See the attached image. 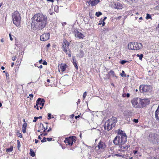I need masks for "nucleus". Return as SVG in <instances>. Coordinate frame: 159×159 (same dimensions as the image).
<instances>
[{
	"instance_id": "1",
	"label": "nucleus",
	"mask_w": 159,
	"mask_h": 159,
	"mask_svg": "<svg viewBox=\"0 0 159 159\" xmlns=\"http://www.w3.org/2000/svg\"><path fill=\"white\" fill-rule=\"evenodd\" d=\"M32 19L31 26L34 30L39 28L42 30L48 23L47 16L42 13H39L35 15Z\"/></svg>"
},
{
	"instance_id": "2",
	"label": "nucleus",
	"mask_w": 159,
	"mask_h": 159,
	"mask_svg": "<svg viewBox=\"0 0 159 159\" xmlns=\"http://www.w3.org/2000/svg\"><path fill=\"white\" fill-rule=\"evenodd\" d=\"M12 18L13 24L17 27L20 26L21 18L19 12L15 11L12 14Z\"/></svg>"
},
{
	"instance_id": "3",
	"label": "nucleus",
	"mask_w": 159,
	"mask_h": 159,
	"mask_svg": "<svg viewBox=\"0 0 159 159\" xmlns=\"http://www.w3.org/2000/svg\"><path fill=\"white\" fill-rule=\"evenodd\" d=\"M127 141V136L117 135L114 138L113 143L116 145H124Z\"/></svg>"
},
{
	"instance_id": "4",
	"label": "nucleus",
	"mask_w": 159,
	"mask_h": 159,
	"mask_svg": "<svg viewBox=\"0 0 159 159\" xmlns=\"http://www.w3.org/2000/svg\"><path fill=\"white\" fill-rule=\"evenodd\" d=\"M150 141L154 144H159V135L154 133L150 134L148 136Z\"/></svg>"
},
{
	"instance_id": "5",
	"label": "nucleus",
	"mask_w": 159,
	"mask_h": 159,
	"mask_svg": "<svg viewBox=\"0 0 159 159\" xmlns=\"http://www.w3.org/2000/svg\"><path fill=\"white\" fill-rule=\"evenodd\" d=\"M139 90L141 93L150 92L151 90V87L150 85H142L140 86Z\"/></svg>"
},
{
	"instance_id": "6",
	"label": "nucleus",
	"mask_w": 159,
	"mask_h": 159,
	"mask_svg": "<svg viewBox=\"0 0 159 159\" xmlns=\"http://www.w3.org/2000/svg\"><path fill=\"white\" fill-rule=\"evenodd\" d=\"M76 141V137L75 136L69 137L68 138H66L64 141V142L67 144L71 146L73 144V142H75Z\"/></svg>"
},
{
	"instance_id": "7",
	"label": "nucleus",
	"mask_w": 159,
	"mask_h": 159,
	"mask_svg": "<svg viewBox=\"0 0 159 159\" xmlns=\"http://www.w3.org/2000/svg\"><path fill=\"white\" fill-rule=\"evenodd\" d=\"M50 35L49 33H44L40 36V40L43 41H47L49 39Z\"/></svg>"
},
{
	"instance_id": "8",
	"label": "nucleus",
	"mask_w": 159,
	"mask_h": 159,
	"mask_svg": "<svg viewBox=\"0 0 159 159\" xmlns=\"http://www.w3.org/2000/svg\"><path fill=\"white\" fill-rule=\"evenodd\" d=\"M107 120L110 122V125H111V126L113 127L115 126L116 123L117 121V118L115 117H113L110 119H109Z\"/></svg>"
},
{
	"instance_id": "9",
	"label": "nucleus",
	"mask_w": 159,
	"mask_h": 159,
	"mask_svg": "<svg viewBox=\"0 0 159 159\" xmlns=\"http://www.w3.org/2000/svg\"><path fill=\"white\" fill-rule=\"evenodd\" d=\"M111 125H110V122L107 120L105 122L104 126V128L105 130H107V131H109L111 130L113 127Z\"/></svg>"
},
{
	"instance_id": "10",
	"label": "nucleus",
	"mask_w": 159,
	"mask_h": 159,
	"mask_svg": "<svg viewBox=\"0 0 159 159\" xmlns=\"http://www.w3.org/2000/svg\"><path fill=\"white\" fill-rule=\"evenodd\" d=\"M134 50H139L143 47L142 44L140 43L134 42Z\"/></svg>"
},
{
	"instance_id": "11",
	"label": "nucleus",
	"mask_w": 159,
	"mask_h": 159,
	"mask_svg": "<svg viewBox=\"0 0 159 159\" xmlns=\"http://www.w3.org/2000/svg\"><path fill=\"white\" fill-rule=\"evenodd\" d=\"M106 147V145L105 143L102 141H100L98 143V145L97 146V147L98 149H104Z\"/></svg>"
},
{
	"instance_id": "12",
	"label": "nucleus",
	"mask_w": 159,
	"mask_h": 159,
	"mask_svg": "<svg viewBox=\"0 0 159 159\" xmlns=\"http://www.w3.org/2000/svg\"><path fill=\"white\" fill-rule=\"evenodd\" d=\"M99 2V0H90L88 2L89 5L92 7L97 5Z\"/></svg>"
},
{
	"instance_id": "13",
	"label": "nucleus",
	"mask_w": 159,
	"mask_h": 159,
	"mask_svg": "<svg viewBox=\"0 0 159 159\" xmlns=\"http://www.w3.org/2000/svg\"><path fill=\"white\" fill-rule=\"evenodd\" d=\"M147 100L146 99H139V104H140L142 107H145L148 103L147 102Z\"/></svg>"
},
{
	"instance_id": "14",
	"label": "nucleus",
	"mask_w": 159,
	"mask_h": 159,
	"mask_svg": "<svg viewBox=\"0 0 159 159\" xmlns=\"http://www.w3.org/2000/svg\"><path fill=\"white\" fill-rule=\"evenodd\" d=\"M67 66L66 64H61L59 65L58 69H60L61 71L63 72L65 70Z\"/></svg>"
},
{
	"instance_id": "15",
	"label": "nucleus",
	"mask_w": 159,
	"mask_h": 159,
	"mask_svg": "<svg viewBox=\"0 0 159 159\" xmlns=\"http://www.w3.org/2000/svg\"><path fill=\"white\" fill-rule=\"evenodd\" d=\"M130 147V145H120L119 146L120 148V150L121 151H125L128 149V148Z\"/></svg>"
},
{
	"instance_id": "16",
	"label": "nucleus",
	"mask_w": 159,
	"mask_h": 159,
	"mask_svg": "<svg viewBox=\"0 0 159 159\" xmlns=\"http://www.w3.org/2000/svg\"><path fill=\"white\" fill-rule=\"evenodd\" d=\"M113 7L117 9H121L122 6L120 3L118 2H116L115 3Z\"/></svg>"
},
{
	"instance_id": "17",
	"label": "nucleus",
	"mask_w": 159,
	"mask_h": 159,
	"mask_svg": "<svg viewBox=\"0 0 159 159\" xmlns=\"http://www.w3.org/2000/svg\"><path fill=\"white\" fill-rule=\"evenodd\" d=\"M155 118L157 120H159V105L155 112Z\"/></svg>"
},
{
	"instance_id": "18",
	"label": "nucleus",
	"mask_w": 159,
	"mask_h": 159,
	"mask_svg": "<svg viewBox=\"0 0 159 159\" xmlns=\"http://www.w3.org/2000/svg\"><path fill=\"white\" fill-rule=\"evenodd\" d=\"M131 102L132 105L136 107H137L138 106V98H134L131 101Z\"/></svg>"
},
{
	"instance_id": "19",
	"label": "nucleus",
	"mask_w": 159,
	"mask_h": 159,
	"mask_svg": "<svg viewBox=\"0 0 159 159\" xmlns=\"http://www.w3.org/2000/svg\"><path fill=\"white\" fill-rule=\"evenodd\" d=\"M43 100H44V99L41 98H39L36 101V105L34 106V107H35L36 106H38L39 105H41L43 102Z\"/></svg>"
},
{
	"instance_id": "20",
	"label": "nucleus",
	"mask_w": 159,
	"mask_h": 159,
	"mask_svg": "<svg viewBox=\"0 0 159 159\" xmlns=\"http://www.w3.org/2000/svg\"><path fill=\"white\" fill-rule=\"evenodd\" d=\"M128 48L129 49L134 50V42H131L128 44Z\"/></svg>"
},
{
	"instance_id": "21",
	"label": "nucleus",
	"mask_w": 159,
	"mask_h": 159,
	"mask_svg": "<svg viewBox=\"0 0 159 159\" xmlns=\"http://www.w3.org/2000/svg\"><path fill=\"white\" fill-rule=\"evenodd\" d=\"M75 36L78 37L79 39H83L84 37V36L80 32H78L75 34Z\"/></svg>"
},
{
	"instance_id": "22",
	"label": "nucleus",
	"mask_w": 159,
	"mask_h": 159,
	"mask_svg": "<svg viewBox=\"0 0 159 159\" xmlns=\"http://www.w3.org/2000/svg\"><path fill=\"white\" fill-rule=\"evenodd\" d=\"M108 75H109V76L108 77V78H109V77L111 76L112 77L115 76V77H116V78H117V76L115 75V74L113 71L111 70L110 71H109L108 73ZM108 79H109V78H108Z\"/></svg>"
},
{
	"instance_id": "23",
	"label": "nucleus",
	"mask_w": 159,
	"mask_h": 159,
	"mask_svg": "<svg viewBox=\"0 0 159 159\" xmlns=\"http://www.w3.org/2000/svg\"><path fill=\"white\" fill-rule=\"evenodd\" d=\"M118 135H125V136H127L126 134L125 133H124V132L122 131L121 130H119L118 132Z\"/></svg>"
},
{
	"instance_id": "24",
	"label": "nucleus",
	"mask_w": 159,
	"mask_h": 159,
	"mask_svg": "<svg viewBox=\"0 0 159 159\" xmlns=\"http://www.w3.org/2000/svg\"><path fill=\"white\" fill-rule=\"evenodd\" d=\"M30 156L33 157H34L35 155V154L34 152V151L31 149H30Z\"/></svg>"
},
{
	"instance_id": "25",
	"label": "nucleus",
	"mask_w": 159,
	"mask_h": 159,
	"mask_svg": "<svg viewBox=\"0 0 159 159\" xmlns=\"http://www.w3.org/2000/svg\"><path fill=\"white\" fill-rule=\"evenodd\" d=\"M13 150V147L11 146L9 148L7 149L6 151L7 152H9L12 151Z\"/></svg>"
},
{
	"instance_id": "26",
	"label": "nucleus",
	"mask_w": 159,
	"mask_h": 159,
	"mask_svg": "<svg viewBox=\"0 0 159 159\" xmlns=\"http://www.w3.org/2000/svg\"><path fill=\"white\" fill-rule=\"evenodd\" d=\"M114 155L119 157H122L123 158H126V156L124 155H122L119 154H115Z\"/></svg>"
},
{
	"instance_id": "27",
	"label": "nucleus",
	"mask_w": 159,
	"mask_h": 159,
	"mask_svg": "<svg viewBox=\"0 0 159 159\" xmlns=\"http://www.w3.org/2000/svg\"><path fill=\"white\" fill-rule=\"evenodd\" d=\"M129 62V61H127L123 60L120 61V64H121L122 65H123L124 64H125V63H126V62Z\"/></svg>"
},
{
	"instance_id": "28",
	"label": "nucleus",
	"mask_w": 159,
	"mask_h": 159,
	"mask_svg": "<svg viewBox=\"0 0 159 159\" xmlns=\"http://www.w3.org/2000/svg\"><path fill=\"white\" fill-rule=\"evenodd\" d=\"M120 75L122 77H125L126 76V74H125V71L124 70L122 71V73L120 74Z\"/></svg>"
},
{
	"instance_id": "29",
	"label": "nucleus",
	"mask_w": 159,
	"mask_h": 159,
	"mask_svg": "<svg viewBox=\"0 0 159 159\" xmlns=\"http://www.w3.org/2000/svg\"><path fill=\"white\" fill-rule=\"evenodd\" d=\"M136 56L137 57H139V60H142V58L143 57V54H141L140 55H139V54H137Z\"/></svg>"
},
{
	"instance_id": "30",
	"label": "nucleus",
	"mask_w": 159,
	"mask_h": 159,
	"mask_svg": "<svg viewBox=\"0 0 159 159\" xmlns=\"http://www.w3.org/2000/svg\"><path fill=\"white\" fill-rule=\"evenodd\" d=\"M102 13L100 12V11H98V12H96V14H95V15L97 16V17H99V16H100L102 15Z\"/></svg>"
},
{
	"instance_id": "31",
	"label": "nucleus",
	"mask_w": 159,
	"mask_h": 159,
	"mask_svg": "<svg viewBox=\"0 0 159 159\" xmlns=\"http://www.w3.org/2000/svg\"><path fill=\"white\" fill-rule=\"evenodd\" d=\"M80 57H82L84 56V52L82 50H80Z\"/></svg>"
},
{
	"instance_id": "32",
	"label": "nucleus",
	"mask_w": 159,
	"mask_h": 159,
	"mask_svg": "<svg viewBox=\"0 0 159 159\" xmlns=\"http://www.w3.org/2000/svg\"><path fill=\"white\" fill-rule=\"evenodd\" d=\"M16 134H17V135L18 136V137H19L20 138H22V134L21 133H20L19 132V131H18L17 133H16Z\"/></svg>"
},
{
	"instance_id": "33",
	"label": "nucleus",
	"mask_w": 159,
	"mask_h": 159,
	"mask_svg": "<svg viewBox=\"0 0 159 159\" xmlns=\"http://www.w3.org/2000/svg\"><path fill=\"white\" fill-rule=\"evenodd\" d=\"M107 18V17L105 16L104 17V18L102 20V26H104L105 25V23L104 22V21H105V20Z\"/></svg>"
},
{
	"instance_id": "34",
	"label": "nucleus",
	"mask_w": 159,
	"mask_h": 159,
	"mask_svg": "<svg viewBox=\"0 0 159 159\" xmlns=\"http://www.w3.org/2000/svg\"><path fill=\"white\" fill-rule=\"evenodd\" d=\"M27 124L26 122L24 123L22 125V128L26 129Z\"/></svg>"
},
{
	"instance_id": "35",
	"label": "nucleus",
	"mask_w": 159,
	"mask_h": 159,
	"mask_svg": "<svg viewBox=\"0 0 159 159\" xmlns=\"http://www.w3.org/2000/svg\"><path fill=\"white\" fill-rule=\"evenodd\" d=\"M151 18V16L149 14L147 13V14L146 16V19L147 20L150 19Z\"/></svg>"
},
{
	"instance_id": "36",
	"label": "nucleus",
	"mask_w": 159,
	"mask_h": 159,
	"mask_svg": "<svg viewBox=\"0 0 159 159\" xmlns=\"http://www.w3.org/2000/svg\"><path fill=\"white\" fill-rule=\"evenodd\" d=\"M48 12L50 15H53L55 14V13L54 12H52V11L51 10V9H49V10Z\"/></svg>"
},
{
	"instance_id": "37",
	"label": "nucleus",
	"mask_w": 159,
	"mask_h": 159,
	"mask_svg": "<svg viewBox=\"0 0 159 159\" xmlns=\"http://www.w3.org/2000/svg\"><path fill=\"white\" fill-rule=\"evenodd\" d=\"M17 147L18 149H19V148H20V142L19 140H17Z\"/></svg>"
},
{
	"instance_id": "38",
	"label": "nucleus",
	"mask_w": 159,
	"mask_h": 159,
	"mask_svg": "<svg viewBox=\"0 0 159 159\" xmlns=\"http://www.w3.org/2000/svg\"><path fill=\"white\" fill-rule=\"evenodd\" d=\"M54 9L56 12H58V6H56L55 7Z\"/></svg>"
},
{
	"instance_id": "39",
	"label": "nucleus",
	"mask_w": 159,
	"mask_h": 159,
	"mask_svg": "<svg viewBox=\"0 0 159 159\" xmlns=\"http://www.w3.org/2000/svg\"><path fill=\"white\" fill-rule=\"evenodd\" d=\"M77 61L75 59V57H73V61H72V63H76Z\"/></svg>"
},
{
	"instance_id": "40",
	"label": "nucleus",
	"mask_w": 159,
	"mask_h": 159,
	"mask_svg": "<svg viewBox=\"0 0 159 159\" xmlns=\"http://www.w3.org/2000/svg\"><path fill=\"white\" fill-rule=\"evenodd\" d=\"M63 43H64V45H66V44H67V46H68L69 45V43L68 42H67L66 41H63Z\"/></svg>"
},
{
	"instance_id": "41",
	"label": "nucleus",
	"mask_w": 159,
	"mask_h": 159,
	"mask_svg": "<svg viewBox=\"0 0 159 159\" xmlns=\"http://www.w3.org/2000/svg\"><path fill=\"white\" fill-rule=\"evenodd\" d=\"M67 54H68V56L69 57H71V52L70 51H68V52L66 53Z\"/></svg>"
},
{
	"instance_id": "42",
	"label": "nucleus",
	"mask_w": 159,
	"mask_h": 159,
	"mask_svg": "<svg viewBox=\"0 0 159 159\" xmlns=\"http://www.w3.org/2000/svg\"><path fill=\"white\" fill-rule=\"evenodd\" d=\"M87 94L86 92H84L83 95V98L84 99L85 98V97L87 95Z\"/></svg>"
},
{
	"instance_id": "43",
	"label": "nucleus",
	"mask_w": 159,
	"mask_h": 159,
	"mask_svg": "<svg viewBox=\"0 0 159 159\" xmlns=\"http://www.w3.org/2000/svg\"><path fill=\"white\" fill-rule=\"evenodd\" d=\"M73 65H74V66L75 67V68L77 69H78V67L77 65V63H73Z\"/></svg>"
},
{
	"instance_id": "44",
	"label": "nucleus",
	"mask_w": 159,
	"mask_h": 159,
	"mask_svg": "<svg viewBox=\"0 0 159 159\" xmlns=\"http://www.w3.org/2000/svg\"><path fill=\"white\" fill-rule=\"evenodd\" d=\"M46 138L45 137H43V139L41 140L42 143L45 142L46 141Z\"/></svg>"
},
{
	"instance_id": "45",
	"label": "nucleus",
	"mask_w": 159,
	"mask_h": 159,
	"mask_svg": "<svg viewBox=\"0 0 159 159\" xmlns=\"http://www.w3.org/2000/svg\"><path fill=\"white\" fill-rule=\"evenodd\" d=\"M5 74L6 77V78H7V79H9V74H8V73H7V72H6V73Z\"/></svg>"
},
{
	"instance_id": "46",
	"label": "nucleus",
	"mask_w": 159,
	"mask_h": 159,
	"mask_svg": "<svg viewBox=\"0 0 159 159\" xmlns=\"http://www.w3.org/2000/svg\"><path fill=\"white\" fill-rule=\"evenodd\" d=\"M62 48L63 50H65V49H66V46L65 45H62Z\"/></svg>"
},
{
	"instance_id": "47",
	"label": "nucleus",
	"mask_w": 159,
	"mask_h": 159,
	"mask_svg": "<svg viewBox=\"0 0 159 159\" xmlns=\"http://www.w3.org/2000/svg\"><path fill=\"white\" fill-rule=\"evenodd\" d=\"M48 120H50V119H51L52 118H51V114H50V113H48Z\"/></svg>"
},
{
	"instance_id": "48",
	"label": "nucleus",
	"mask_w": 159,
	"mask_h": 159,
	"mask_svg": "<svg viewBox=\"0 0 159 159\" xmlns=\"http://www.w3.org/2000/svg\"><path fill=\"white\" fill-rule=\"evenodd\" d=\"M37 120L38 119L37 117L35 116L34 118V120H33V122H35L37 121Z\"/></svg>"
},
{
	"instance_id": "49",
	"label": "nucleus",
	"mask_w": 159,
	"mask_h": 159,
	"mask_svg": "<svg viewBox=\"0 0 159 159\" xmlns=\"http://www.w3.org/2000/svg\"><path fill=\"white\" fill-rule=\"evenodd\" d=\"M52 138H46L47 140L48 141H50L52 140Z\"/></svg>"
},
{
	"instance_id": "50",
	"label": "nucleus",
	"mask_w": 159,
	"mask_h": 159,
	"mask_svg": "<svg viewBox=\"0 0 159 159\" xmlns=\"http://www.w3.org/2000/svg\"><path fill=\"white\" fill-rule=\"evenodd\" d=\"M133 120L134 122H135V123H137L138 122V119H133Z\"/></svg>"
},
{
	"instance_id": "51",
	"label": "nucleus",
	"mask_w": 159,
	"mask_h": 159,
	"mask_svg": "<svg viewBox=\"0 0 159 159\" xmlns=\"http://www.w3.org/2000/svg\"><path fill=\"white\" fill-rule=\"evenodd\" d=\"M29 96L30 97V99H31L32 98H33L34 95L33 94H29Z\"/></svg>"
},
{
	"instance_id": "52",
	"label": "nucleus",
	"mask_w": 159,
	"mask_h": 159,
	"mask_svg": "<svg viewBox=\"0 0 159 159\" xmlns=\"http://www.w3.org/2000/svg\"><path fill=\"white\" fill-rule=\"evenodd\" d=\"M48 133L47 132V133H42L40 134V135L42 136V135H43L44 136H47L48 134L47 133Z\"/></svg>"
},
{
	"instance_id": "53",
	"label": "nucleus",
	"mask_w": 159,
	"mask_h": 159,
	"mask_svg": "<svg viewBox=\"0 0 159 159\" xmlns=\"http://www.w3.org/2000/svg\"><path fill=\"white\" fill-rule=\"evenodd\" d=\"M22 131L23 133H25L26 132V129L22 128Z\"/></svg>"
},
{
	"instance_id": "54",
	"label": "nucleus",
	"mask_w": 159,
	"mask_h": 159,
	"mask_svg": "<svg viewBox=\"0 0 159 159\" xmlns=\"http://www.w3.org/2000/svg\"><path fill=\"white\" fill-rule=\"evenodd\" d=\"M133 153L134 154H136V153H138V151L137 150H134L133 151Z\"/></svg>"
},
{
	"instance_id": "55",
	"label": "nucleus",
	"mask_w": 159,
	"mask_h": 159,
	"mask_svg": "<svg viewBox=\"0 0 159 159\" xmlns=\"http://www.w3.org/2000/svg\"><path fill=\"white\" fill-rule=\"evenodd\" d=\"M16 59V56H14L13 57H12V60L13 61H15Z\"/></svg>"
},
{
	"instance_id": "56",
	"label": "nucleus",
	"mask_w": 159,
	"mask_h": 159,
	"mask_svg": "<svg viewBox=\"0 0 159 159\" xmlns=\"http://www.w3.org/2000/svg\"><path fill=\"white\" fill-rule=\"evenodd\" d=\"M42 64L44 65H46L47 64V62L46 61H44Z\"/></svg>"
},
{
	"instance_id": "57",
	"label": "nucleus",
	"mask_w": 159,
	"mask_h": 159,
	"mask_svg": "<svg viewBox=\"0 0 159 159\" xmlns=\"http://www.w3.org/2000/svg\"><path fill=\"white\" fill-rule=\"evenodd\" d=\"M51 130H52V128L50 127L49 128V129L47 131V133H48L50 131H51Z\"/></svg>"
},
{
	"instance_id": "58",
	"label": "nucleus",
	"mask_w": 159,
	"mask_h": 159,
	"mask_svg": "<svg viewBox=\"0 0 159 159\" xmlns=\"http://www.w3.org/2000/svg\"><path fill=\"white\" fill-rule=\"evenodd\" d=\"M43 102H42V104H41V105L42 106H44V102H45V100H43Z\"/></svg>"
},
{
	"instance_id": "59",
	"label": "nucleus",
	"mask_w": 159,
	"mask_h": 159,
	"mask_svg": "<svg viewBox=\"0 0 159 159\" xmlns=\"http://www.w3.org/2000/svg\"><path fill=\"white\" fill-rule=\"evenodd\" d=\"M40 125L41 126L42 125V127H43V129H42V130L43 129H44V128H46V127H44L43 126V124L41 123H40Z\"/></svg>"
},
{
	"instance_id": "60",
	"label": "nucleus",
	"mask_w": 159,
	"mask_h": 159,
	"mask_svg": "<svg viewBox=\"0 0 159 159\" xmlns=\"http://www.w3.org/2000/svg\"><path fill=\"white\" fill-rule=\"evenodd\" d=\"M9 36L10 37V39L11 41H12L13 40V39L11 37V34H9Z\"/></svg>"
},
{
	"instance_id": "61",
	"label": "nucleus",
	"mask_w": 159,
	"mask_h": 159,
	"mask_svg": "<svg viewBox=\"0 0 159 159\" xmlns=\"http://www.w3.org/2000/svg\"><path fill=\"white\" fill-rule=\"evenodd\" d=\"M48 129V126H47L45 128H44V130H43V132H45L46 131V130Z\"/></svg>"
},
{
	"instance_id": "62",
	"label": "nucleus",
	"mask_w": 159,
	"mask_h": 159,
	"mask_svg": "<svg viewBox=\"0 0 159 159\" xmlns=\"http://www.w3.org/2000/svg\"><path fill=\"white\" fill-rule=\"evenodd\" d=\"M48 2H52V3H53L54 2V0H46Z\"/></svg>"
},
{
	"instance_id": "63",
	"label": "nucleus",
	"mask_w": 159,
	"mask_h": 159,
	"mask_svg": "<svg viewBox=\"0 0 159 159\" xmlns=\"http://www.w3.org/2000/svg\"><path fill=\"white\" fill-rule=\"evenodd\" d=\"M129 96H130V94L129 93H127V94H126V96L127 98L129 97Z\"/></svg>"
},
{
	"instance_id": "64",
	"label": "nucleus",
	"mask_w": 159,
	"mask_h": 159,
	"mask_svg": "<svg viewBox=\"0 0 159 159\" xmlns=\"http://www.w3.org/2000/svg\"><path fill=\"white\" fill-rule=\"evenodd\" d=\"M66 24V23L65 22H63L62 23V25L63 26L65 25Z\"/></svg>"
}]
</instances>
